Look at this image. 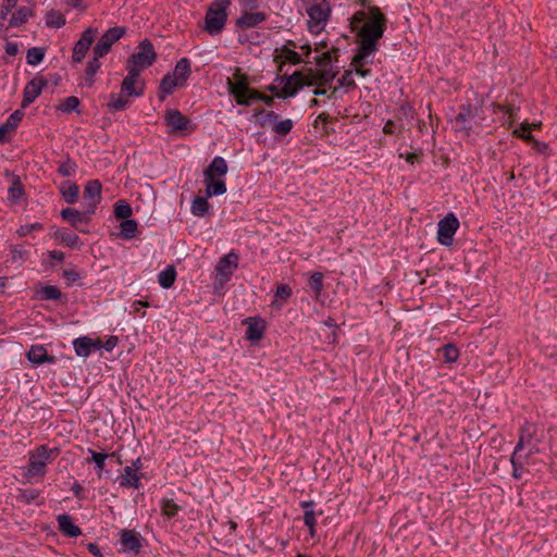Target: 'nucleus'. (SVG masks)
<instances>
[{"label": "nucleus", "instance_id": "obj_1", "mask_svg": "<svg viewBox=\"0 0 557 557\" xmlns=\"http://www.w3.org/2000/svg\"><path fill=\"white\" fill-rule=\"evenodd\" d=\"M370 18L359 30V47L355 54V63H361L379 50V40L386 28V17L377 7L370 8Z\"/></svg>", "mask_w": 557, "mask_h": 557}, {"label": "nucleus", "instance_id": "obj_2", "mask_svg": "<svg viewBox=\"0 0 557 557\" xmlns=\"http://www.w3.org/2000/svg\"><path fill=\"white\" fill-rule=\"evenodd\" d=\"M60 454L59 448H50L48 445H39L29 451V458L26 466L25 475L34 478L45 475L47 465L52 462Z\"/></svg>", "mask_w": 557, "mask_h": 557}, {"label": "nucleus", "instance_id": "obj_3", "mask_svg": "<svg viewBox=\"0 0 557 557\" xmlns=\"http://www.w3.org/2000/svg\"><path fill=\"white\" fill-rule=\"evenodd\" d=\"M249 75L243 73L240 67L235 69L233 78L227 77V91L238 106L249 107L248 98L255 91L253 88L249 87Z\"/></svg>", "mask_w": 557, "mask_h": 557}, {"label": "nucleus", "instance_id": "obj_4", "mask_svg": "<svg viewBox=\"0 0 557 557\" xmlns=\"http://www.w3.org/2000/svg\"><path fill=\"white\" fill-rule=\"evenodd\" d=\"M230 7L212 1L207 8L203 30L211 36L221 34L227 21Z\"/></svg>", "mask_w": 557, "mask_h": 557}, {"label": "nucleus", "instance_id": "obj_5", "mask_svg": "<svg viewBox=\"0 0 557 557\" xmlns=\"http://www.w3.org/2000/svg\"><path fill=\"white\" fill-rule=\"evenodd\" d=\"M138 52L133 53L128 61L126 69H135L140 74L141 71L151 66L157 60V52L152 42L145 38L138 45Z\"/></svg>", "mask_w": 557, "mask_h": 557}, {"label": "nucleus", "instance_id": "obj_6", "mask_svg": "<svg viewBox=\"0 0 557 557\" xmlns=\"http://www.w3.org/2000/svg\"><path fill=\"white\" fill-rule=\"evenodd\" d=\"M164 122L173 134H190L196 128V124L177 109L168 110L164 115Z\"/></svg>", "mask_w": 557, "mask_h": 557}, {"label": "nucleus", "instance_id": "obj_7", "mask_svg": "<svg viewBox=\"0 0 557 557\" xmlns=\"http://www.w3.org/2000/svg\"><path fill=\"white\" fill-rule=\"evenodd\" d=\"M126 30L125 26H114L106 30L94 46L92 54L97 57L107 55L113 44L120 40L126 34Z\"/></svg>", "mask_w": 557, "mask_h": 557}, {"label": "nucleus", "instance_id": "obj_8", "mask_svg": "<svg viewBox=\"0 0 557 557\" xmlns=\"http://www.w3.org/2000/svg\"><path fill=\"white\" fill-rule=\"evenodd\" d=\"M330 12L331 10L329 3L324 0L320 3H314L309 7L307 10L309 16L308 29L311 33H319L321 29H323L324 24L329 18Z\"/></svg>", "mask_w": 557, "mask_h": 557}, {"label": "nucleus", "instance_id": "obj_9", "mask_svg": "<svg viewBox=\"0 0 557 557\" xmlns=\"http://www.w3.org/2000/svg\"><path fill=\"white\" fill-rule=\"evenodd\" d=\"M459 227V221L454 213H448L437 224V240L441 245H453L454 235Z\"/></svg>", "mask_w": 557, "mask_h": 557}, {"label": "nucleus", "instance_id": "obj_10", "mask_svg": "<svg viewBox=\"0 0 557 557\" xmlns=\"http://www.w3.org/2000/svg\"><path fill=\"white\" fill-rule=\"evenodd\" d=\"M238 255L234 251H231L220 258L215 267V271L216 280H219L221 284L231 280V276L238 267Z\"/></svg>", "mask_w": 557, "mask_h": 557}, {"label": "nucleus", "instance_id": "obj_11", "mask_svg": "<svg viewBox=\"0 0 557 557\" xmlns=\"http://www.w3.org/2000/svg\"><path fill=\"white\" fill-rule=\"evenodd\" d=\"M102 184L99 180H90L86 183L83 191L84 208L91 209L96 213L97 206L101 202Z\"/></svg>", "mask_w": 557, "mask_h": 557}, {"label": "nucleus", "instance_id": "obj_12", "mask_svg": "<svg viewBox=\"0 0 557 557\" xmlns=\"http://www.w3.org/2000/svg\"><path fill=\"white\" fill-rule=\"evenodd\" d=\"M47 85L48 81L42 76H36L29 81L23 89L22 109L30 106L40 96Z\"/></svg>", "mask_w": 557, "mask_h": 557}, {"label": "nucleus", "instance_id": "obj_13", "mask_svg": "<svg viewBox=\"0 0 557 557\" xmlns=\"http://www.w3.org/2000/svg\"><path fill=\"white\" fill-rule=\"evenodd\" d=\"M97 34L96 28H87L83 32L81 38L75 42L72 53V60L75 63H81L84 58L86 57V53L90 49L91 44L95 40Z\"/></svg>", "mask_w": 557, "mask_h": 557}, {"label": "nucleus", "instance_id": "obj_14", "mask_svg": "<svg viewBox=\"0 0 557 557\" xmlns=\"http://www.w3.org/2000/svg\"><path fill=\"white\" fill-rule=\"evenodd\" d=\"M143 536L135 530H121L120 543L124 553L138 555L143 547Z\"/></svg>", "mask_w": 557, "mask_h": 557}, {"label": "nucleus", "instance_id": "obj_15", "mask_svg": "<svg viewBox=\"0 0 557 557\" xmlns=\"http://www.w3.org/2000/svg\"><path fill=\"white\" fill-rule=\"evenodd\" d=\"M140 74L135 69L127 70V75L121 84V94L128 97H140L144 94V84H139Z\"/></svg>", "mask_w": 557, "mask_h": 557}, {"label": "nucleus", "instance_id": "obj_16", "mask_svg": "<svg viewBox=\"0 0 557 557\" xmlns=\"http://www.w3.org/2000/svg\"><path fill=\"white\" fill-rule=\"evenodd\" d=\"M94 214L95 213L91 212V209L88 210L85 208L84 211H78L70 207L62 209L60 213L61 218L69 222L74 228H78V225L82 224H88Z\"/></svg>", "mask_w": 557, "mask_h": 557}, {"label": "nucleus", "instance_id": "obj_17", "mask_svg": "<svg viewBox=\"0 0 557 557\" xmlns=\"http://www.w3.org/2000/svg\"><path fill=\"white\" fill-rule=\"evenodd\" d=\"M247 324L246 338L251 342H259L265 332L267 323L260 317H249L244 321Z\"/></svg>", "mask_w": 557, "mask_h": 557}, {"label": "nucleus", "instance_id": "obj_18", "mask_svg": "<svg viewBox=\"0 0 557 557\" xmlns=\"http://www.w3.org/2000/svg\"><path fill=\"white\" fill-rule=\"evenodd\" d=\"M73 347L78 357L87 358L95 349L101 348V341L99 338L94 341L90 337L82 336L73 341Z\"/></svg>", "mask_w": 557, "mask_h": 557}, {"label": "nucleus", "instance_id": "obj_19", "mask_svg": "<svg viewBox=\"0 0 557 557\" xmlns=\"http://www.w3.org/2000/svg\"><path fill=\"white\" fill-rule=\"evenodd\" d=\"M267 18L268 14L260 11L240 13V16L235 21V26L240 29L253 28L265 22Z\"/></svg>", "mask_w": 557, "mask_h": 557}, {"label": "nucleus", "instance_id": "obj_20", "mask_svg": "<svg viewBox=\"0 0 557 557\" xmlns=\"http://www.w3.org/2000/svg\"><path fill=\"white\" fill-rule=\"evenodd\" d=\"M536 426L530 422H524L519 429V440L515 446L513 451L521 454V451L525 448V445H531L537 438L536 436Z\"/></svg>", "mask_w": 557, "mask_h": 557}, {"label": "nucleus", "instance_id": "obj_21", "mask_svg": "<svg viewBox=\"0 0 557 557\" xmlns=\"http://www.w3.org/2000/svg\"><path fill=\"white\" fill-rule=\"evenodd\" d=\"M26 357L27 360L35 366H40L44 363L53 364L57 360L53 355L48 354L44 345H32L26 354Z\"/></svg>", "mask_w": 557, "mask_h": 557}, {"label": "nucleus", "instance_id": "obj_22", "mask_svg": "<svg viewBox=\"0 0 557 557\" xmlns=\"http://www.w3.org/2000/svg\"><path fill=\"white\" fill-rule=\"evenodd\" d=\"M23 116L24 111L17 109L10 114L5 123L0 125V144H5L10 140L9 134L15 132Z\"/></svg>", "mask_w": 557, "mask_h": 557}, {"label": "nucleus", "instance_id": "obj_23", "mask_svg": "<svg viewBox=\"0 0 557 557\" xmlns=\"http://www.w3.org/2000/svg\"><path fill=\"white\" fill-rule=\"evenodd\" d=\"M141 476L143 474L135 471V468L125 467L123 473L117 476V482L121 487L138 490L141 486Z\"/></svg>", "mask_w": 557, "mask_h": 557}, {"label": "nucleus", "instance_id": "obj_24", "mask_svg": "<svg viewBox=\"0 0 557 557\" xmlns=\"http://www.w3.org/2000/svg\"><path fill=\"white\" fill-rule=\"evenodd\" d=\"M181 86H185L191 75V65L188 58H182L175 64L173 72H168Z\"/></svg>", "mask_w": 557, "mask_h": 557}, {"label": "nucleus", "instance_id": "obj_25", "mask_svg": "<svg viewBox=\"0 0 557 557\" xmlns=\"http://www.w3.org/2000/svg\"><path fill=\"white\" fill-rule=\"evenodd\" d=\"M57 521L59 530L64 536L77 537L82 534L81 528L73 522L70 515H59Z\"/></svg>", "mask_w": 557, "mask_h": 557}, {"label": "nucleus", "instance_id": "obj_26", "mask_svg": "<svg viewBox=\"0 0 557 557\" xmlns=\"http://www.w3.org/2000/svg\"><path fill=\"white\" fill-rule=\"evenodd\" d=\"M227 173V163L224 158L216 156L203 172L205 178L212 181L215 177H222Z\"/></svg>", "mask_w": 557, "mask_h": 557}, {"label": "nucleus", "instance_id": "obj_27", "mask_svg": "<svg viewBox=\"0 0 557 557\" xmlns=\"http://www.w3.org/2000/svg\"><path fill=\"white\" fill-rule=\"evenodd\" d=\"M36 297L46 301H66V297L54 285H41L40 288L36 290Z\"/></svg>", "mask_w": 557, "mask_h": 557}, {"label": "nucleus", "instance_id": "obj_28", "mask_svg": "<svg viewBox=\"0 0 557 557\" xmlns=\"http://www.w3.org/2000/svg\"><path fill=\"white\" fill-rule=\"evenodd\" d=\"M54 237L72 249H81L83 247L81 238L66 228H57Z\"/></svg>", "mask_w": 557, "mask_h": 557}, {"label": "nucleus", "instance_id": "obj_29", "mask_svg": "<svg viewBox=\"0 0 557 557\" xmlns=\"http://www.w3.org/2000/svg\"><path fill=\"white\" fill-rule=\"evenodd\" d=\"M176 87L182 86L177 83V81H175V78H173L169 73H166L160 82L158 92L159 100L164 101L166 96L172 95Z\"/></svg>", "mask_w": 557, "mask_h": 557}, {"label": "nucleus", "instance_id": "obj_30", "mask_svg": "<svg viewBox=\"0 0 557 557\" xmlns=\"http://www.w3.org/2000/svg\"><path fill=\"white\" fill-rule=\"evenodd\" d=\"M88 454H90V458H87L86 461L87 462H94L95 463V468L97 469V476L99 479L102 478L103 475V472H104V465H106V460L108 457H114L115 456V453H112L111 455H108L106 453H98L91 448H88Z\"/></svg>", "mask_w": 557, "mask_h": 557}, {"label": "nucleus", "instance_id": "obj_31", "mask_svg": "<svg viewBox=\"0 0 557 557\" xmlns=\"http://www.w3.org/2000/svg\"><path fill=\"white\" fill-rule=\"evenodd\" d=\"M60 193L66 203L73 205L78 200L79 187L76 183L67 181L61 184Z\"/></svg>", "mask_w": 557, "mask_h": 557}, {"label": "nucleus", "instance_id": "obj_32", "mask_svg": "<svg viewBox=\"0 0 557 557\" xmlns=\"http://www.w3.org/2000/svg\"><path fill=\"white\" fill-rule=\"evenodd\" d=\"M34 16V10L29 7H20L10 17L9 26L18 27Z\"/></svg>", "mask_w": 557, "mask_h": 557}, {"label": "nucleus", "instance_id": "obj_33", "mask_svg": "<svg viewBox=\"0 0 557 557\" xmlns=\"http://www.w3.org/2000/svg\"><path fill=\"white\" fill-rule=\"evenodd\" d=\"M474 116V109L471 103L461 104L458 114L456 115V123L460 125L461 129H470L469 120Z\"/></svg>", "mask_w": 557, "mask_h": 557}, {"label": "nucleus", "instance_id": "obj_34", "mask_svg": "<svg viewBox=\"0 0 557 557\" xmlns=\"http://www.w3.org/2000/svg\"><path fill=\"white\" fill-rule=\"evenodd\" d=\"M293 294L292 287L288 284H280L275 290V298L271 301L270 307L276 308L278 310L282 309V301H286Z\"/></svg>", "mask_w": 557, "mask_h": 557}, {"label": "nucleus", "instance_id": "obj_35", "mask_svg": "<svg viewBox=\"0 0 557 557\" xmlns=\"http://www.w3.org/2000/svg\"><path fill=\"white\" fill-rule=\"evenodd\" d=\"M207 197L221 196L226 193V184L220 177L209 181L205 178Z\"/></svg>", "mask_w": 557, "mask_h": 557}, {"label": "nucleus", "instance_id": "obj_36", "mask_svg": "<svg viewBox=\"0 0 557 557\" xmlns=\"http://www.w3.org/2000/svg\"><path fill=\"white\" fill-rule=\"evenodd\" d=\"M308 72L309 74H314V77L318 81V87H324L326 85H330L336 77V72H334L331 69H309Z\"/></svg>", "mask_w": 557, "mask_h": 557}, {"label": "nucleus", "instance_id": "obj_37", "mask_svg": "<svg viewBox=\"0 0 557 557\" xmlns=\"http://www.w3.org/2000/svg\"><path fill=\"white\" fill-rule=\"evenodd\" d=\"M138 232V223L136 220L126 219L121 222L120 236L124 239H133Z\"/></svg>", "mask_w": 557, "mask_h": 557}, {"label": "nucleus", "instance_id": "obj_38", "mask_svg": "<svg viewBox=\"0 0 557 557\" xmlns=\"http://www.w3.org/2000/svg\"><path fill=\"white\" fill-rule=\"evenodd\" d=\"M176 278V270L174 265H168L158 275V282L161 287L170 288L173 286Z\"/></svg>", "mask_w": 557, "mask_h": 557}, {"label": "nucleus", "instance_id": "obj_39", "mask_svg": "<svg viewBox=\"0 0 557 557\" xmlns=\"http://www.w3.org/2000/svg\"><path fill=\"white\" fill-rule=\"evenodd\" d=\"M253 116L259 117L257 123L261 127H268L270 124H275L278 120L277 113L274 111H265L263 109L256 110Z\"/></svg>", "mask_w": 557, "mask_h": 557}, {"label": "nucleus", "instance_id": "obj_40", "mask_svg": "<svg viewBox=\"0 0 557 557\" xmlns=\"http://www.w3.org/2000/svg\"><path fill=\"white\" fill-rule=\"evenodd\" d=\"M210 205L206 197H196L191 202L190 211L195 216L202 218L209 213Z\"/></svg>", "mask_w": 557, "mask_h": 557}, {"label": "nucleus", "instance_id": "obj_41", "mask_svg": "<svg viewBox=\"0 0 557 557\" xmlns=\"http://www.w3.org/2000/svg\"><path fill=\"white\" fill-rule=\"evenodd\" d=\"M101 58L102 57H97L96 54H94L92 59L87 63L85 70V81L88 86H91L94 84V76L101 66Z\"/></svg>", "mask_w": 557, "mask_h": 557}, {"label": "nucleus", "instance_id": "obj_42", "mask_svg": "<svg viewBox=\"0 0 557 557\" xmlns=\"http://www.w3.org/2000/svg\"><path fill=\"white\" fill-rule=\"evenodd\" d=\"M46 25L51 28H60L65 25L64 15L57 10H50L46 13Z\"/></svg>", "mask_w": 557, "mask_h": 557}, {"label": "nucleus", "instance_id": "obj_43", "mask_svg": "<svg viewBox=\"0 0 557 557\" xmlns=\"http://www.w3.org/2000/svg\"><path fill=\"white\" fill-rule=\"evenodd\" d=\"M182 506L177 505L172 498H163L161 500V512L169 519L175 518Z\"/></svg>", "mask_w": 557, "mask_h": 557}, {"label": "nucleus", "instance_id": "obj_44", "mask_svg": "<svg viewBox=\"0 0 557 557\" xmlns=\"http://www.w3.org/2000/svg\"><path fill=\"white\" fill-rule=\"evenodd\" d=\"M79 104H81V101H79V99L77 97L70 96V97L65 98L57 107V110L62 111L64 113H72V112L81 113V111L78 110Z\"/></svg>", "mask_w": 557, "mask_h": 557}, {"label": "nucleus", "instance_id": "obj_45", "mask_svg": "<svg viewBox=\"0 0 557 557\" xmlns=\"http://www.w3.org/2000/svg\"><path fill=\"white\" fill-rule=\"evenodd\" d=\"M527 461L522 459V454L513 451L510 456V463L512 467L511 475L516 480L522 478V468Z\"/></svg>", "mask_w": 557, "mask_h": 557}, {"label": "nucleus", "instance_id": "obj_46", "mask_svg": "<svg viewBox=\"0 0 557 557\" xmlns=\"http://www.w3.org/2000/svg\"><path fill=\"white\" fill-rule=\"evenodd\" d=\"M128 100L124 98V96L117 95V94H111L110 95V101L108 103L109 109L112 112L123 111L127 108Z\"/></svg>", "mask_w": 557, "mask_h": 557}, {"label": "nucleus", "instance_id": "obj_47", "mask_svg": "<svg viewBox=\"0 0 557 557\" xmlns=\"http://www.w3.org/2000/svg\"><path fill=\"white\" fill-rule=\"evenodd\" d=\"M131 205L125 200H119L114 203V215L116 219L126 220L132 215Z\"/></svg>", "mask_w": 557, "mask_h": 557}, {"label": "nucleus", "instance_id": "obj_48", "mask_svg": "<svg viewBox=\"0 0 557 557\" xmlns=\"http://www.w3.org/2000/svg\"><path fill=\"white\" fill-rule=\"evenodd\" d=\"M280 53H281L280 54L281 58H284L285 61H287L294 65H297V64H300L304 62L300 54L298 52H296L294 49L287 47V45L282 46V48L280 49Z\"/></svg>", "mask_w": 557, "mask_h": 557}, {"label": "nucleus", "instance_id": "obj_49", "mask_svg": "<svg viewBox=\"0 0 557 557\" xmlns=\"http://www.w3.org/2000/svg\"><path fill=\"white\" fill-rule=\"evenodd\" d=\"M46 54L45 48L41 47H33L27 50L26 61L29 65L39 64Z\"/></svg>", "mask_w": 557, "mask_h": 557}, {"label": "nucleus", "instance_id": "obj_50", "mask_svg": "<svg viewBox=\"0 0 557 557\" xmlns=\"http://www.w3.org/2000/svg\"><path fill=\"white\" fill-rule=\"evenodd\" d=\"M441 350L446 363H453L459 358V349L451 343L445 344Z\"/></svg>", "mask_w": 557, "mask_h": 557}, {"label": "nucleus", "instance_id": "obj_51", "mask_svg": "<svg viewBox=\"0 0 557 557\" xmlns=\"http://www.w3.org/2000/svg\"><path fill=\"white\" fill-rule=\"evenodd\" d=\"M323 277L324 276L322 272H313L308 282L310 288L314 290L317 298L319 297L324 287Z\"/></svg>", "mask_w": 557, "mask_h": 557}, {"label": "nucleus", "instance_id": "obj_52", "mask_svg": "<svg viewBox=\"0 0 557 557\" xmlns=\"http://www.w3.org/2000/svg\"><path fill=\"white\" fill-rule=\"evenodd\" d=\"M513 135H516L517 137L525 140V141H534V143H537L533 135L531 134V125L530 123L528 122H523L521 123L515 131H513Z\"/></svg>", "mask_w": 557, "mask_h": 557}, {"label": "nucleus", "instance_id": "obj_53", "mask_svg": "<svg viewBox=\"0 0 557 557\" xmlns=\"http://www.w3.org/2000/svg\"><path fill=\"white\" fill-rule=\"evenodd\" d=\"M293 121L290 119H285L283 121H277L272 125V131L278 136H286L293 128Z\"/></svg>", "mask_w": 557, "mask_h": 557}, {"label": "nucleus", "instance_id": "obj_54", "mask_svg": "<svg viewBox=\"0 0 557 557\" xmlns=\"http://www.w3.org/2000/svg\"><path fill=\"white\" fill-rule=\"evenodd\" d=\"M24 194V187L20 180H15L8 189V199L17 202Z\"/></svg>", "mask_w": 557, "mask_h": 557}, {"label": "nucleus", "instance_id": "obj_55", "mask_svg": "<svg viewBox=\"0 0 557 557\" xmlns=\"http://www.w3.org/2000/svg\"><path fill=\"white\" fill-rule=\"evenodd\" d=\"M354 70H346L343 75L337 79V86L345 87L347 89H355L357 87L355 79L352 78Z\"/></svg>", "mask_w": 557, "mask_h": 557}, {"label": "nucleus", "instance_id": "obj_56", "mask_svg": "<svg viewBox=\"0 0 557 557\" xmlns=\"http://www.w3.org/2000/svg\"><path fill=\"white\" fill-rule=\"evenodd\" d=\"M284 86L281 89L280 94H277V98L280 99H286L290 97H295L297 92L300 90V86H294L293 83H289L288 81H283Z\"/></svg>", "mask_w": 557, "mask_h": 557}, {"label": "nucleus", "instance_id": "obj_57", "mask_svg": "<svg viewBox=\"0 0 557 557\" xmlns=\"http://www.w3.org/2000/svg\"><path fill=\"white\" fill-rule=\"evenodd\" d=\"M77 165L74 161L67 158L58 168V173L64 177H69L76 172Z\"/></svg>", "mask_w": 557, "mask_h": 557}, {"label": "nucleus", "instance_id": "obj_58", "mask_svg": "<svg viewBox=\"0 0 557 557\" xmlns=\"http://www.w3.org/2000/svg\"><path fill=\"white\" fill-rule=\"evenodd\" d=\"M304 523L308 528L311 537H314V535H315V525H317L314 510L310 509L308 511H305V513H304Z\"/></svg>", "mask_w": 557, "mask_h": 557}, {"label": "nucleus", "instance_id": "obj_59", "mask_svg": "<svg viewBox=\"0 0 557 557\" xmlns=\"http://www.w3.org/2000/svg\"><path fill=\"white\" fill-rule=\"evenodd\" d=\"M248 101H249V106H251L252 103H255L256 101H262L264 102L268 107H271L273 106L274 103V98L271 97V96H268L265 94H262L261 91L255 89V91L251 94V96L248 98Z\"/></svg>", "mask_w": 557, "mask_h": 557}, {"label": "nucleus", "instance_id": "obj_60", "mask_svg": "<svg viewBox=\"0 0 557 557\" xmlns=\"http://www.w3.org/2000/svg\"><path fill=\"white\" fill-rule=\"evenodd\" d=\"M240 13L256 12L260 8V0H238Z\"/></svg>", "mask_w": 557, "mask_h": 557}, {"label": "nucleus", "instance_id": "obj_61", "mask_svg": "<svg viewBox=\"0 0 557 557\" xmlns=\"http://www.w3.org/2000/svg\"><path fill=\"white\" fill-rule=\"evenodd\" d=\"M42 224L39 223V222H35V223H32V224H24V225H21L17 230V234L18 236L21 237H24V236H27L29 235L30 233L35 232V231H39V230H42Z\"/></svg>", "mask_w": 557, "mask_h": 557}, {"label": "nucleus", "instance_id": "obj_62", "mask_svg": "<svg viewBox=\"0 0 557 557\" xmlns=\"http://www.w3.org/2000/svg\"><path fill=\"white\" fill-rule=\"evenodd\" d=\"M62 275L65 278L67 285H73L82 277L79 272L76 271L75 267H72L71 269H65Z\"/></svg>", "mask_w": 557, "mask_h": 557}, {"label": "nucleus", "instance_id": "obj_63", "mask_svg": "<svg viewBox=\"0 0 557 557\" xmlns=\"http://www.w3.org/2000/svg\"><path fill=\"white\" fill-rule=\"evenodd\" d=\"M305 74L301 71H295L292 75H284L280 77L281 81H288L293 83L294 86H297L299 83H302Z\"/></svg>", "mask_w": 557, "mask_h": 557}, {"label": "nucleus", "instance_id": "obj_64", "mask_svg": "<svg viewBox=\"0 0 557 557\" xmlns=\"http://www.w3.org/2000/svg\"><path fill=\"white\" fill-rule=\"evenodd\" d=\"M39 496V492L35 488H27L21 492V498L27 504H30Z\"/></svg>", "mask_w": 557, "mask_h": 557}]
</instances>
